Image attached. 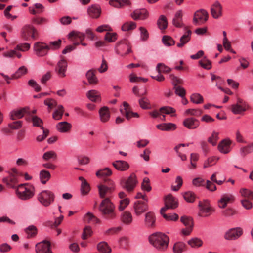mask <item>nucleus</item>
Listing matches in <instances>:
<instances>
[{
  "label": "nucleus",
  "instance_id": "obj_1",
  "mask_svg": "<svg viewBox=\"0 0 253 253\" xmlns=\"http://www.w3.org/2000/svg\"><path fill=\"white\" fill-rule=\"evenodd\" d=\"M98 188L99 197L102 199L98 206L102 218L108 220L115 219L117 217L115 206L110 199L114 188L102 184L99 185Z\"/></svg>",
  "mask_w": 253,
  "mask_h": 253
},
{
  "label": "nucleus",
  "instance_id": "obj_2",
  "mask_svg": "<svg viewBox=\"0 0 253 253\" xmlns=\"http://www.w3.org/2000/svg\"><path fill=\"white\" fill-rule=\"evenodd\" d=\"M150 243L156 249L163 251L168 246L169 238L166 235L161 232H157L150 236Z\"/></svg>",
  "mask_w": 253,
  "mask_h": 253
},
{
  "label": "nucleus",
  "instance_id": "obj_3",
  "mask_svg": "<svg viewBox=\"0 0 253 253\" xmlns=\"http://www.w3.org/2000/svg\"><path fill=\"white\" fill-rule=\"evenodd\" d=\"M34 188L28 184L18 185L16 190V195L22 200H27L31 199L34 195Z\"/></svg>",
  "mask_w": 253,
  "mask_h": 253
},
{
  "label": "nucleus",
  "instance_id": "obj_4",
  "mask_svg": "<svg viewBox=\"0 0 253 253\" xmlns=\"http://www.w3.org/2000/svg\"><path fill=\"white\" fill-rule=\"evenodd\" d=\"M21 36L22 38L26 41H29L30 38L33 40H36L38 38L39 33L33 26L25 25L21 29Z\"/></svg>",
  "mask_w": 253,
  "mask_h": 253
},
{
  "label": "nucleus",
  "instance_id": "obj_5",
  "mask_svg": "<svg viewBox=\"0 0 253 253\" xmlns=\"http://www.w3.org/2000/svg\"><path fill=\"white\" fill-rule=\"evenodd\" d=\"M54 194L51 191L43 190L38 195L39 202L45 207H48L54 201Z\"/></svg>",
  "mask_w": 253,
  "mask_h": 253
},
{
  "label": "nucleus",
  "instance_id": "obj_6",
  "mask_svg": "<svg viewBox=\"0 0 253 253\" xmlns=\"http://www.w3.org/2000/svg\"><path fill=\"white\" fill-rule=\"evenodd\" d=\"M250 108L249 104L241 98H237L236 103L231 106V110L234 114H241Z\"/></svg>",
  "mask_w": 253,
  "mask_h": 253
},
{
  "label": "nucleus",
  "instance_id": "obj_7",
  "mask_svg": "<svg viewBox=\"0 0 253 253\" xmlns=\"http://www.w3.org/2000/svg\"><path fill=\"white\" fill-rule=\"evenodd\" d=\"M67 66L68 64L66 59L64 56H61L60 60L55 66V72L59 77L64 78L66 76Z\"/></svg>",
  "mask_w": 253,
  "mask_h": 253
},
{
  "label": "nucleus",
  "instance_id": "obj_8",
  "mask_svg": "<svg viewBox=\"0 0 253 253\" xmlns=\"http://www.w3.org/2000/svg\"><path fill=\"white\" fill-rule=\"evenodd\" d=\"M181 222L185 226V228L181 230V234L183 236L189 235L192 231L193 228V221L191 218L187 216H182L180 218Z\"/></svg>",
  "mask_w": 253,
  "mask_h": 253
},
{
  "label": "nucleus",
  "instance_id": "obj_9",
  "mask_svg": "<svg viewBox=\"0 0 253 253\" xmlns=\"http://www.w3.org/2000/svg\"><path fill=\"white\" fill-rule=\"evenodd\" d=\"M208 17V12L204 9H200L195 13L193 20V23L195 25L203 24L207 21Z\"/></svg>",
  "mask_w": 253,
  "mask_h": 253
},
{
  "label": "nucleus",
  "instance_id": "obj_10",
  "mask_svg": "<svg viewBox=\"0 0 253 253\" xmlns=\"http://www.w3.org/2000/svg\"><path fill=\"white\" fill-rule=\"evenodd\" d=\"M169 78L173 81L172 84L174 85L173 88L175 90V93L176 94L182 98L184 97L186 93L185 90L181 86L177 85L178 84L182 83V80L179 79L173 74L170 75Z\"/></svg>",
  "mask_w": 253,
  "mask_h": 253
},
{
  "label": "nucleus",
  "instance_id": "obj_11",
  "mask_svg": "<svg viewBox=\"0 0 253 253\" xmlns=\"http://www.w3.org/2000/svg\"><path fill=\"white\" fill-rule=\"evenodd\" d=\"M34 50L38 56L42 57L47 54L48 47L47 44L43 42H38L34 45Z\"/></svg>",
  "mask_w": 253,
  "mask_h": 253
},
{
  "label": "nucleus",
  "instance_id": "obj_12",
  "mask_svg": "<svg viewBox=\"0 0 253 253\" xmlns=\"http://www.w3.org/2000/svg\"><path fill=\"white\" fill-rule=\"evenodd\" d=\"M116 52L118 54L124 56L132 52L130 47L129 45L128 42L124 39L121 41L117 44Z\"/></svg>",
  "mask_w": 253,
  "mask_h": 253
},
{
  "label": "nucleus",
  "instance_id": "obj_13",
  "mask_svg": "<svg viewBox=\"0 0 253 253\" xmlns=\"http://www.w3.org/2000/svg\"><path fill=\"white\" fill-rule=\"evenodd\" d=\"M36 253H53L51 249L50 243L44 240L36 245Z\"/></svg>",
  "mask_w": 253,
  "mask_h": 253
},
{
  "label": "nucleus",
  "instance_id": "obj_14",
  "mask_svg": "<svg viewBox=\"0 0 253 253\" xmlns=\"http://www.w3.org/2000/svg\"><path fill=\"white\" fill-rule=\"evenodd\" d=\"M165 206L162 208L161 211H166L169 209H175L177 207L178 201L174 198L171 194H169L165 197Z\"/></svg>",
  "mask_w": 253,
  "mask_h": 253
},
{
  "label": "nucleus",
  "instance_id": "obj_15",
  "mask_svg": "<svg viewBox=\"0 0 253 253\" xmlns=\"http://www.w3.org/2000/svg\"><path fill=\"white\" fill-rule=\"evenodd\" d=\"M211 14L214 19H218L222 15V6L219 1L214 2L211 6Z\"/></svg>",
  "mask_w": 253,
  "mask_h": 253
},
{
  "label": "nucleus",
  "instance_id": "obj_16",
  "mask_svg": "<svg viewBox=\"0 0 253 253\" xmlns=\"http://www.w3.org/2000/svg\"><path fill=\"white\" fill-rule=\"evenodd\" d=\"M199 206L200 210L199 214L203 217L209 216L214 211V209L212 208L207 202L204 203L200 202Z\"/></svg>",
  "mask_w": 253,
  "mask_h": 253
},
{
  "label": "nucleus",
  "instance_id": "obj_17",
  "mask_svg": "<svg viewBox=\"0 0 253 253\" xmlns=\"http://www.w3.org/2000/svg\"><path fill=\"white\" fill-rule=\"evenodd\" d=\"M235 200L234 196L230 194L222 195L218 201V206L221 209H224L228 204L232 203Z\"/></svg>",
  "mask_w": 253,
  "mask_h": 253
},
{
  "label": "nucleus",
  "instance_id": "obj_18",
  "mask_svg": "<svg viewBox=\"0 0 253 253\" xmlns=\"http://www.w3.org/2000/svg\"><path fill=\"white\" fill-rule=\"evenodd\" d=\"M243 233L241 228H232L226 232L224 238L226 240H235L238 238Z\"/></svg>",
  "mask_w": 253,
  "mask_h": 253
},
{
  "label": "nucleus",
  "instance_id": "obj_19",
  "mask_svg": "<svg viewBox=\"0 0 253 253\" xmlns=\"http://www.w3.org/2000/svg\"><path fill=\"white\" fill-rule=\"evenodd\" d=\"M146 202L137 201L134 203L133 208L136 215H140L148 210V206Z\"/></svg>",
  "mask_w": 253,
  "mask_h": 253
},
{
  "label": "nucleus",
  "instance_id": "obj_20",
  "mask_svg": "<svg viewBox=\"0 0 253 253\" xmlns=\"http://www.w3.org/2000/svg\"><path fill=\"white\" fill-rule=\"evenodd\" d=\"M156 218L153 212L149 211L145 214L144 225L148 228H154L155 226Z\"/></svg>",
  "mask_w": 253,
  "mask_h": 253
},
{
  "label": "nucleus",
  "instance_id": "obj_21",
  "mask_svg": "<svg viewBox=\"0 0 253 253\" xmlns=\"http://www.w3.org/2000/svg\"><path fill=\"white\" fill-rule=\"evenodd\" d=\"M148 15V12L145 9H140L135 10L131 14V17L135 20H143L147 19Z\"/></svg>",
  "mask_w": 253,
  "mask_h": 253
},
{
  "label": "nucleus",
  "instance_id": "obj_22",
  "mask_svg": "<svg viewBox=\"0 0 253 253\" xmlns=\"http://www.w3.org/2000/svg\"><path fill=\"white\" fill-rule=\"evenodd\" d=\"M137 181L136 177L134 173H132L127 179L125 181L124 187L128 191H131L135 187Z\"/></svg>",
  "mask_w": 253,
  "mask_h": 253
},
{
  "label": "nucleus",
  "instance_id": "obj_23",
  "mask_svg": "<svg viewBox=\"0 0 253 253\" xmlns=\"http://www.w3.org/2000/svg\"><path fill=\"white\" fill-rule=\"evenodd\" d=\"M27 113L30 114L29 112H28V108L14 110L11 112L10 118L13 120H17L22 118Z\"/></svg>",
  "mask_w": 253,
  "mask_h": 253
},
{
  "label": "nucleus",
  "instance_id": "obj_24",
  "mask_svg": "<svg viewBox=\"0 0 253 253\" xmlns=\"http://www.w3.org/2000/svg\"><path fill=\"white\" fill-rule=\"evenodd\" d=\"M231 141L229 140L224 139L221 141L218 146V150L222 153L227 154L230 151V145Z\"/></svg>",
  "mask_w": 253,
  "mask_h": 253
},
{
  "label": "nucleus",
  "instance_id": "obj_25",
  "mask_svg": "<svg viewBox=\"0 0 253 253\" xmlns=\"http://www.w3.org/2000/svg\"><path fill=\"white\" fill-rule=\"evenodd\" d=\"M183 124L189 129H195L199 126V122L197 119L193 118H189L184 120Z\"/></svg>",
  "mask_w": 253,
  "mask_h": 253
},
{
  "label": "nucleus",
  "instance_id": "obj_26",
  "mask_svg": "<svg viewBox=\"0 0 253 253\" xmlns=\"http://www.w3.org/2000/svg\"><path fill=\"white\" fill-rule=\"evenodd\" d=\"M101 8L97 5H92L87 10L89 15L93 18H98L101 14Z\"/></svg>",
  "mask_w": 253,
  "mask_h": 253
},
{
  "label": "nucleus",
  "instance_id": "obj_27",
  "mask_svg": "<svg viewBox=\"0 0 253 253\" xmlns=\"http://www.w3.org/2000/svg\"><path fill=\"white\" fill-rule=\"evenodd\" d=\"M192 32L190 30H187L182 36L180 39V42L177 44L178 47H182L186 43L188 42L191 39Z\"/></svg>",
  "mask_w": 253,
  "mask_h": 253
},
{
  "label": "nucleus",
  "instance_id": "obj_28",
  "mask_svg": "<svg viewBox=\"0 0 253 253\" xmlns=\"http://www.w3.org/2000/svg\"><path fill=\"white\" fill-rule=\"evenodd\" d=\"M3 182L6 184L7 186L12 188H17L16 184L18 182L16 177L11 174L9 177H5L3 179Z\"/></svg>",
  "mask_w": 253,
  "mask_h": 253
},
{
  "label": "nucleus",
  "instance_id": "obj_29",
  "mask_svg": "<svg viewBox=\"0 0 253 253\" xmlns=\"http://www.w3.org/2000/svg\"><path fill=\"white\" fill-rule=\"evenodd\" d=\"M71 127V124L67 122H61L58 123L56 125L57 130L62 133L69 131Z\"/></svg>",
  "mask_w": 253,
  "mask_h": 253
},
{
  "label": "nucleus",
  "instance_id": "obj_30",
  "mask_svg": "<svg viewBox=\"0 0 253 253\" xmlns=\"http://www.w3.org/2000/svg\"><path fill=\"white\" fill-rule=\"evenodd\" d=\"M186 244L181 241L175 242L173 246V253H182L186 250Z\"/></svg>",
  "mask_w": 253,
  "mask_h": 253
},
{
  "label": "nucleus",
  "instance_id": "obj_31",
  "mask_svg": "<svg viewBox=\"0 0 253 253\" xmlns=\"http://www.w3.org/2000/svg\"><path fill=\"white\" fill-rule=\"evenodd\" d=\"M100 118L102 122H107L110 118V115L109 109L107 107H102L99 111Z\"/></svg>",
  "mask_w": 253,
  "mask_h": 253
},
{
  "label": "nucleus",
  "instance_id": "obj_32",
  "mask_svg": "<svg viewBox=\"0 0 253 253\" xmlns=\"http://www.w3.org/2000/svg\"><path fill=\"white\" fill-rule=\"evenodd\" d=\"M182 11L180 10L177 11L172 20L173 24L177 27H181L183 25L182 23Z\"/></svg>",
  "mask_w": 253,
  "mask_h": 253
},
{
  "label": "nucleus",
  "instance_id": "obj_33",
  "mask_svg": "<svg viewBox=\"0 0 253 253\" xmlns=\"http://www.w3.org/2000/svg\"><path fill=\"white\" fill-rule=\"evenodd\" d=\"M113 166L118 170L125 171L129 168L128 164L124 161L117 160L113 163Z\"/></svg>",
  "mask_w": 253,
  "mask_h": 253
},
{
  "label": "nucleus",
  "instance_id": "obj_34",
  "mask_svg": "<svg viewBox=\"0 0 253 253\" xmlns=\"http://www.w3.org/2000/svg\"><path fill=\"white\" fill-rule=\"evenodd\" d=\"M109 4L116 8H121L124 5H130V2L129 0H110Z\"/></svg>",
  "mask_w": 253,
  "mask_h": 253
},
{
  "label": "nucleus",
  "instance_id": "obj_35",
  "mask_svg": "<svg viewBox=\"0 0 253 253\" xmlns=\"http://www.w3.org/2000/svg\"><path fill=\"white\" fill-rule=\"evenodd\" d=\"M95 73V70H90L86 74V78L91 84H96L98 83V79Z\"/></svg>",
  "mask_w": 253,
  "mask_h": 253
},
{
  "label": "nucleus",
  "instance_id": "obj_36",
  "mask_svg": "<svg viewBox=\"0 0 253 253\" xmlns=\"http://www.w3.org/2000/svg\"><path fill=\"white\" fill-rule=\"evenodd\" d=\"M121 220L123 223L126 225L130 224L132 222L131 213L128 211L123 212L121 216Z\"/></svg>",
  "mask_w": 253,
  "mask_h": 253
},
{
  "label": "nucleus",
  "instance_id": "obj_37",
  "mask_svg": "<svg viewBox=\"0 0 253 253\" xmlns=\"http://www.w3.org/2000/svg\"><path fill=\"white\" fill-rule=\"evenodd\" d=\"M120 111L121 114L125 115L127 120L131 118L130 107L129 104L126 102H123V106L120 108Z\"/></svg>",
  "mask_w": 253,
  "mask_h": 253
},
{
  "label": "nucleus",
  "instance_id": "obj_38",
  "mask_svg": "<svg viewBox=\"0 0 253 253\" xmlns=\"http://www.w3.org/2000/svg\"><path fill=\"white\" fill-rule=\"evenodd\" d=\"M69 38L72 41L78 39L82 42L85 38V34L80 32L73 31L69 34Z\"/></svg>",
  "mask_w": 253,
  "mask_h": 253
},
{
  "label": "nucleus",
  "instance_id": "obj_39",
  "mask_svg": "<svg viewBox=\"0 0 253 253\" xmlns=\"http://www.w3.org/2000/svg\"><path fill=\"white\" fill-rule=\"evenodd\" d=\"M84 222L87 223L96 224L100 222V219L90 212H88L84 216Z\"/></svg>",
  "mask_w": 253,
  "mask_h": 253
},
{
  "label": "nucleus",
  "instance_id": "obj_40",
  "mask_svg": "<svg viewBox=\"0 0 253 253\" xmlns=\"http://www.w3.org/2000/svg\"><path fill=\"white\" fill-rule=\"evenodd\" d=\"M39 177L42 183L45 184L50 179L51 174L48 171L43 169L40 172Z\"/></svg>",
  "mask_w": 253,
  "mask_h": 253
},
{
  "label": "nucleus",
  "instance_id": "obj_41",
  "mask_svg": "<svg viewBox=\"0 0 253 253\" xmlns=\"http://www.w3.org/2000/svg\"><path fill=\"white\" fill-rule=\"evenodd\" d=\"M79 180L81 181V192L84 195L87 194L89 190L90 187L89 184L83 177H80Z\"/></svg>",
  "mask_w": 253,
  "mask_h": 253
},
{
  "label": "nucleus",
  "instance_id": "obj_42",
  "mask_svg": "<svg viewBox=\"0 0 253 253\" xmlns=\"http://www.w3.org/2000/svg\"><path fill=\"white\" fill-rule=\"evenodd\" d=\"M87 96L92 101L97 102L100 100V95L99 93L95 90L88 91Z\"/></svg>",
  "mask_w": 253,
  "mask_h": 253
},
{
  "label": "nucleus",
  "instance_id": "obj_43",
  "mask_svg": "<svg viewBox=\"0 0 253 253\" xmlns=\"http://www.w3.org/2000/svg\"><path fill=\"white\" fill-rule=\"evenodd\" d=\"M241 196L245 199L253 200V191H251L247 188H241L239 191Z\"/></svg>",
  "mask_w": 253,
  "mask_h": 253
},
{
  "label": "nucleus",
  "instance_id": "obj_44",
  "mask_svg": "<svg viewBox=\"0 0 253 253\" xmlns=\"http://www.w3.org/2000/svg\"><path fill=\"white\" fill-rule=\"evenodd\" d=\"M98 250L102 253H110L111 249L105 242H101L97 245Z\"/></svg>",
  "mask_w": 253,
  "mask_h": 253
},
{
  "label": "nucleus",
  "instance_id": "obj_45",
  "mask_svg": "<svg viewBox=\"0 0 253 253\" xmlns=\"http://www.w3.org/2000/svg\"><path fill=\"white\" fill-rule=\"evenodd\" d=\"M64 111V107L61 105H58L57 106V109L53 113V118L56 120L61 119L62 117Z\"/></svg>",
  "mask_w": 253,
  "mask_h": 253
},
{
  "label": "nucleus",
  "instance_id": "obj_46",
  "mask_svg": "<svg viewBox=\"0 0 253 253\" xmlns=\"http://www.w3.org/2000/svg\"><path fill=\"white\" fill-rule=\"evenodd\" d=\"M27 73V68L24 66H22L20 67L17 71L13 74L11 78L13 79H16L20 78L22 76L25 75Z\"/></svg>",
  "mask_w": 253,
  "mask_h": 253
},
{
  "label": "nucleus",
  "instance_id": "obj_47",
  "mask_svg": "<svg viewBox=\"0 0 253 253\" xmlns=\"http://www.w3.org/2000/svg\"><path fill=\"white\" fill-rule=\"evenodd\" d=\"M28 238L35 237L38 232L37 227L34 225H30L25 229Z\"/></svg>",
  "mask_w": 253,
  "mask_h": 253
},
{
  "label": "nucleus",
  "instance_id": "obj_48",
  "mask_svg": "<svg viewBox=\"0 0 253 253\" xmlns=\"http://www.w3.org/2000/svg\"><path fill=\"white\" fill-rule=\"evenodd\" d=\"M111 174L112 171L108 168H106L104 169L99 170L96 173V175L98 177L100 178H104L105 177L110 176Z\"/></svg>",
  "mask_w": 253,
  "mask_h": 253
},
{
  "label": "nucleus",
  "instance_id": "obj_49",
  "mask_svg": "<svg viewBox=\"0 0 253 253\" xmlns=\"http://www.w3.org/2000/svg\"><path fill=\"white\" fill-rule=\"evenodd\" d=\"M187 243L192 248H199L202 245L203 242L199 238H193L190 239Z\"/></svg>",
  "mask_w": 253,
  "mask_h": 253
},
{
  "label": "nucleus",
  "instance_id": "obj_50",
  "mask_svg": "<svg viewBox=\"0 0 253 253\" xmlns=\"http://www.w3.org/2000/svg\"><path fill=\"white\" fill-rule=\"evenodd\" d=\"M157 24L161 30H165L168 26L167 18L164 15H161L158 20Z\"/></svg>",
  "mask_w": 253,
  "mask_h": 253
},
{
  "label": "nucleus",
  "instance_id": "obj_51",
  "mask_svg": "<svg viewBox=\"0 0 253 253\" xmlns=\"http://www.w3.org/2000/svg\"><path fill=\"white\" fill-rule=\"evenodd\" d=\"M219 158L214 156L209 158L204 163V168H207L214 165L218 160Z\"/></svg>",
  "mask_w": 253,
  "mask_h": 253
},
{
  "label": "nucleus",
  "instance_id": "obj_52",
  "mask_svg": "<svg viewBox=\"0 0 253 253\" xmlns=\"http://www.w3.org/2000/svg\"><path fill=\"white\" fill-rule=\"evenodd\" d=\"M156 70L159 73H168L171 71V69L163 63H159L156 67Z\"/></svg>",
  "mask_w": 253,
  "mask_h": 253
},
{
  "label": "nucleus",
  "instance_id": "obj_53",
  "mask_svg": "<svg viewBox=\"0 0 253 253\" xmlns=\"http://www.w3.org/2000/svg\"><path fill=\"white\" fill-rule=\"evenodd\" d=\"M253 152V143H250L247 146L243 147L240 149L241 154L243 156H246L247 154H250Z\"/></svg>",
  "mask_w": 253,
  "mask_h": 253
},
{
  "label": "nucleus",
  "instance_id": "obj_54",
  "mask_svg": "<svg viewBox=\"0 0 253 253\" xmlns=\"http://www.w3.org/2000/svg\"><path fill=\"white\" fill-rule=\"evenodd\" d=\"M43 6L40 3H36L34 5V9H31V8H29V10L31 13L36 15L38 14H40L43 11Z\"/></svg>",
  "mask_w": 253,
  "mask_h": 253
},
{
  "label": "nucleus",
  "instance_id": "obj_55",
  "mask_svg": "<svg viewBox=\"0 0 253 253\" xmlns=\"http://www.w3.org/2000/svg\"><path fill=\"white\" fill-rule=\"evenodd\" d=\"M61 44V40L59 39L56 41L50 42L49 44H47V46L48 47V50H56L59 49Z\"/></svg>",
  "mask_w": 253,
  "mask_h": 253
},
{
  "label": "nucleus",
  "instance_id": "obj_56",
  "mask_svg": "<svg viewBox=\"0 0 253 253\" xmlns=\"http://www.w3.org/2000/svg\"><path fill=\"white\" fill-rule=\"evenodd\" d=\"M166 211L163 212L160 211V213L163 217L167 220L176 221L178 218V215L176 213L165 214Z\"/></svg>",
  "mask_w": 253,
  "mask_h": 253
},
{
  "label": "nucleus",
  "instance_id": "obj_57",
  "mask_svg": "<svg viewBox=\"0 0 253 253\" xmlns=\"http://www.w3.org/2000/svg\"><path fill=\"white\" fill-rule=\"evenodd\" d=\"M190 100L196 104H200L203 102V98L199 93H194L191 95Z\"/></svg>",
  "mask_w": 253,
  "mask_h": 253
},
{
  "label": "nucleus",
  "instance_id": "obj_58",
  "mask_svg": "<svg viewBox=\"0 0 253 253\" xmlns=\"http://www.w3.org/2000/svg\"><path fill=\"white\" fill-rule=\"evenodd\" d=\"M57 157V154L54 151H50L44 153L42 158L44 160L48 161L50 159L56 160Z\"/></svg>",
  "mask_w": 253,
  "mask_h": 253
},
{
  "label": "nucleus",
  "instance_id": "obj_59",
  "mask_svg": "<svg viewBox=\"0 0 253 253\" xmlns=\"http://www.w3.org/2000/svg\"><path fill=\"white\" fill-rule=\"evenodd\" d=\"M136 23L133 22H127L124 23L122 26V30L124 31H129L135 29Z\"/></svg>",
  "mask_w": 253,
  "mask_h": 253
},
{
  "label": "nucleus",
  "instance_id": "obj_60",
  "mask_svg": "<svg viewBox=\"0 0 253 253\" xmlns=\"http://www.w3.org/2000/svg\"><path fill=\"white\" fill-rule=\"evenodd\" d=\"M195 195L191 191L186 192L183 194L184 199L188 202L193 203L195 199Z\"/></svg>",
  "mask_w": 253,
  "mask_h": 253
},
{
  "label": "nucleus",
  "instance_id": "obj_61",
  "mask_svg": "<svg viewBox=\"0 0 253 253\" xmlns=\"http://www.w3.org/2000/svg\"><path fill=\"white\" fill-rule=\"evenodd\" d=\"M162 42L166 46H171L175 44V41L169 36H164L162 38Z\"/></svg>",
  "mask_w": 253,
  "mask_h": 253
},
{
  "label": "nucleus",
  "instance_id": "obj_62",
  "mask_svg": "<svg viewBox=\"0 0 253 253\" xmlns=\"http://www.w3.org/2000/svg\"><path fill=\"white\" fill-rule=\"evenodd\" d=\"M44 103L45 105L48 106L49 111L57 105V101L52 98H47L45 99L44 101Z\"/></svg>",
  "mask_w": 253,
  "mask_h": 253
},
{
  "label": "nucleus",
  "instance_id": "obj_63",
  "mask_svg": "<svg viewBox=\"0 0 253 253\" xmlns=\"http://www.w3.org/2000/svg\"><path fill=\"white\" fill-rule=\"evenodd\" d=\"M141 98L139 100V104L140 107L144 109H147L149 108V101L148 98L145 97L141 96Z\"/></svg>",
  "mask_w": 253,
  "mask_h": 253
},
{
  "label": "nucleus",
  "instance_id": "obj_64",
  "mask_svg": "<svg viewBox=\"0 0 253 253\" xmlns=\"http://www.w3.org/2000/svg\"><path fill=\"white\" fill-rule=\"evenodd\" d=\"M142 189L147 192L151 190V187L150 185V180L147 177H145L143 179V182L141 184Z\"/></svg>",
  "mask_w": 253,
  "mask_h": 253
}]
</instances>
